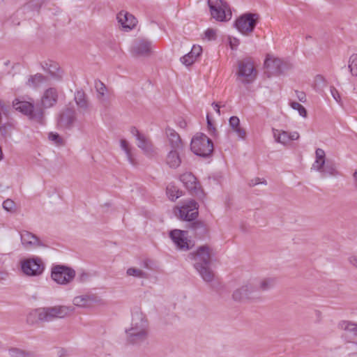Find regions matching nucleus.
<instances>
[{"label": "nucleus", "instance_id": "nucleus-30", "mask_svg": "<svg viewBox=\"0 0 357 357\" xmlns=\"http://www.w3.org/2000/svg\"><path fill=\"white\" fill-rule=\"evenodd\" d=\"M341 328L344 330L342 336L349 342L351 337H353L354 333L357 329V325L349 321H342L340 324Z\"/></svg>", "mask_w": 357, "mask_h": 357}, {"label": "nucleus", "instance_id": "nucleus-58", "mask_svg": "<svg viewBox=\"0 0 357 357\" xmlns=\"http://www.w3.org/2000/svg\"><path fill=\"white\" fill-rule=\"evenodd\" d=\"M299 138V134L297 132H293L289 133V141L297 140Z\"/></svg>", "mask_w": 357, "mask_h": 357}, {"label": "nucleus", "instance_id": "nucleus-48", "mask_svg": "<svg viewBox=\"0 0 357 357\" xmlns=\"http://www.w3.org/2000/svg\"><path fill=\"white\" fill-rule=\"evenodd\" d=\"M315 160H326V153L322 149L318 148L316 149Z\"/></svg>", "mask_w": 357, "mask_h": 357}, {"label": "nucleus", "instance_id": "nucleus-10", "mask_svg": "<svg viewBox=\"0 0 357 357\" xmlns=\"http://www.w3.org/2000/svg\"><path fill=\"white\" fill-rule=\"evenodd\" d=\"M22 272L29 276H38L45 270V264L38 257H33L21 261Z\"/></svg>", "mask_w": 357, "mask_h": 357}, {"label": "nucleus", "instance_id": "nucleus-42", "mask_svg": "<svg viewBox=\"0 0 357 357\" xmlns=\"http://www.w3.org/2000/svg\"><path fill=\"white\" fill-rule=\"evenodd\" d=\"M11 125L8 123L2 124L0 126V134L1 136L6 139L7 137H10L11 136L10 133Z\"/></svg>", "mask_w": 357, "mask_h": 357}, {"label": "nucleus", "instance_id": "nucleus-34", "mask_svg": "<svg viewBox=\"0 0 357 357\" xmlns=\"http://www.w3.org/2000/svg\"><path fill=\"white\" fill-rule=\"evenodd\" d=\"M95 88L98 93L97 98L102 102L105 100V94L107 91V89L105 84L100 80L97 79L95 81Z\"/></svg>", "mask_w": 357, "mask_h": 357}, {"label": "nucleus", "instance_id": "nucleus-12", "mask_svg": "<svg viewBox=\"0 0 357 357\" xmlns=\"http://www.w3.org/2000/svg\"><path fill=\"white\" fill-rule=\"evenodd\" d=\"M259 15L256 13H245L239 17L235 22V26L242 33L247 34L254 31Z\"/></svg>", "mask_w": 357, "mask_h": 357}, {"label": "nucleus", "instance_id": "nucleus-32", "mask_svg": "<svg viewBox=\"0 0 357 357\" xmlns=\"http://www.w3.org/2000/svg\"><path fill=\"white\" fill-rule=\"evenodd\" d=\"M273 137L278 143L287 144L289 142V132L284 130L273 129Z\"/></svg>", "mask_w": 357, "mask_h": 357}, {"label": "nucleus", "instance_id": "nucleus-23", "mask_svg": "<svg viewBox=\"0 0 357 357\" xmlns=\"http://www.w3.org/2000/svg\"><path fill=\"white\" fill-rule=\"evenodd\" d=\"M188 228L194 233L195 236L199 238H204L208 234L206 225L200 220L192 221L189 223Z\"/></svg>", "mask_w": 357, "mask_h": 357}, {"label": "nucleus", "instance_id": "nucleus-37", "mask_svg": "<svg viewBox=\"0 0 357 357\" xmlns=\"http://www.w3.org/2000/svg\"><path fill=\"white\" fill-rule=\"evenodd\" d=\"M10 357H34V354L31 351L22 350L18 348H11L8 350Z\"/></svg>", "mask_w": 357, "mask_h": 357}, {"label": "nucleus", "instance_id": "nucleus-41", "mask_svg": "<svg viewBox=\"0 0 357 357\" xmlns=\"http://www.w3.org/2000/svg\"><path fill=\"white\" fill-rule=\"evenodd\" d=\"M349 68L353 75L357 76V54H353L350 57Z\"/></svg>", "mask_w": 357, "mask_h": 357}, {"label": "nucleus", "instance_id": "nucleus-55", "mask_svg": "<svg viewBox=\"0 0 357 357\" xmlns=\"http://www.w3.org/2000/svg\"><path fill=\"white\" fill-rule=\"evenodd\" d=\"M348 261L349 262V264L357 268V256H356V255L350 256L348 258Z\"/></svg>", "mask_w": 357, "mask_h": 357}, {"label": "nucleus", "instance_id": "nucleus-49", "mask_svg": "<svg viewBox=\"0 0 357 357\" xmlns=\"http://www.w3.org/2000/svg\"><path fill=\"white\" fill-rule=\"evenodd\" d=\"M331 93L333 98L338 102L340 103L341 98L338 91L334 87L331 86Z\"/></svg>", "mask_w": 357, "mask_h": 357}, {"label": "nucleus", "instance_id": "nucleus-52", "mask_svg": "<svg viewBox=\"0 0 357 357\" xmlns=\"http://www.w3.org/2000/svg\"><path fill=\"white\" fill-rule=\"evenodd\" d=\"M316 85L324 87L325 86V79L322 75H318L315 77Z\"/></svg>", "mask_w": 357, "mask_h": 357}, {"label": "nucleus", "instance_id": "nucleus-64", "mask_svg": "<svg viewBox=\"0 0 357 357\" xmlns=\"http://www.w3.org/2000/svg\"><path fill=\"white\" fill-rule=\"evenodd\" d=\"M310 36L306 37V39H310Z\"/></svg>", "mask_w": 357, "mask_h": 357}, {"label": "nucleus", "instance_id": "nucleus-4", "mask_svg": "<svg viewBox=\"0 0 357 357\" xmlns=\"http://www.w3.org/2000/svg\"><path fill=\"white\" fill-rule=\"evenodd\" d=\"M13 107L16 111L27 116L31 121L40 124L44 123L45 112L38 105H35L33 101L30 102L15 98L13 101Z\"/></svg>", "mask_w": 357, "mask_h": 357}, {"label": "nucleus", "instance_id": "nucleus-57", "mask_svg": "<svg viewBox=\"0 0 357 357\" xmlns=\"http://www.w3.org/2000/svg\"><path fill=\"white\" fill-rule=\"evenodd\" d=\"M230 46L232 50L236 49L237 46L239 44V41L236 38H234L233 40H231L230 42Z\"/></svg>", "mask_w": 357, "mask_h": 357}, {"label": "nucleus", "instance_id": "nucleus-60", "mask_svg": "<svg viewBox=\"0 0 357 357\" xmlns=\"http://www.w3.org/2000/svg\"><path fill=\"white\" fill-rule=\"evenodd\" d=\"M314 313L317 317V321L320 322L322 318L321 312L319 310H315Z\"/></svg>", "mask_w": 357, "mask_h": 357}, {"label": "nucleus", "instance_id": "nucleus-8", "mask_svg": "<svg viewBox=\"0 0 357 357\" xmlns=\"http://www.w3.org/2000/svg\"><path fill=\"white\" fill-rule=\"evenodd\" d=\"M238 70L236 75L244 84L252 83L257 75L253 63L250 59H245L238 62Z\"/></svg>", "mask_w": 357, "mask_h": 357}, {"label": "nucleus", "instance_id": "nucleus-24", "mask_svg": "<svg viewBox=\"0 0 357 357\" xmlns=\"http://www.w3.org/2000/svg\"><path fill=\"white\" fill-rule=\"evenodd\" d=\"M183 150L170 149L166 156V164L172 169L178 168L181 164L180 152Z\"/></svg>", "mask_w": 357, "mask_h": 357}, {"label": "nucleus", "instance_id": "nucleus-33", "mask_svg": "<svg viewBox=\"0 0 357 357\" xmlns=\"http://www.w3.org/2000/svg\"><path fill=\"white\" fill-rule=\"evenodd\" d=\"M167 195L173 202L183 195V192L175 185L170 183L166 188Z\"/></svg>", "mask_w": 357, "mask_h": 357}, {"label": "nucleus", "instance_id": "nucleus-20", "mask_svg": "<svg viewBox=\"0 0 357 357\" xmlns=\"http://www.w3.org/2000/svg\"><path fill=\"white\" fill-rule=\"evenodd\" d=\"M21 242L24 247H47L40 238L33 233L24 230L20 232Z\"/></svg>", "mask_w": 357, "mask_h": 357}, {"label": "nucleus", "instance_id": "nucleus-1", "mask_svg": "<svg viewBox=\"0 0 357 357\" xmlns=\"http://www.w3.org/2000/svg\"><path fill=\"white\" fill-rule=\"evenodd\" d=\"M74 311L73 306L56 305L40 307L31 310L26 316V323L35 325L39 323L52 321L56 319H62L70 315Z\"/></svg>", "mask_w": 357, "mask_h": 357}, {"label": "nucleus", "instance_id": "nucleus-63", "mask_svg": "<svg viewBox=\"0 0 357 357\" xmlns=\"http://www.w3.org/2000/svg\"><path fill=\"white\" fill-rule=\"evenodd\" d=\"M0 107H3V105L0 102Z\"/></svg>", "mask_w": 357, "mask_h": 357}, {"label": "nucleus", "instance_id": "nucleus-25", "mask_svg": "<svg viewBox=\"0 0 357 357\" xmlns=\"http://www.w3.org/2000/svg\"><path fill=\"white\" fill-rule=\"evenodd\" d=\"M202 48L199 45H193L191 51L181 58V61L185 66L192 65L196 59L200 56Z\"/></svg>", "mask_w": 357, "mask_h": 357}, {"label": "nucleus", "instance_id": "nucleus-29", "mask_svg": "<svg viewBox=\"0 0 357 357\" xmlns=\"http://www.w3.org/2000/svg\"><path fill=\"white\" fill-rule=\"evenodd\" d=\"M229 124L240 139H244L245 138L246 132L243 128H241L238 117L236 116H231L229 120Z\"/></svg>", "mask_w": 357, "mask_h": 357}, {"label": "nucleus", "instance_id": "nucleus-50", "mask_svg": "<svg viewBox=\"0 0 357 357\" xmlns=\"http://www.w3.org/2000/svg\"><path fill=\"white\" fill-rule=\"evenodd\" d=\"M259 183H261V184H264V185H266L267 183H266V180H263V181H261V178L257 177V178H255L253 179H251L249 183H248V185L252 187V186H255L257 184H259Z\"/></svg>", "mask_w": 357, "mask_h": 357}, {"label": "nucleus", "instance_id": "nucleus-61", "mask_svg": "<svg viewBox=\"0 0 357 357\" xmlns=\"http://www.w3.org/2000/svg\"><path fill=\"white\" fill-rule=\"evenodd\" d=\"M353 178H354V186H355L356 189L357 190V169L353 174Z\"/></svg>", "mask_w": 357, "mask_h": 357}, {"label": "nucleus", "instance_id": "nucleus-15", "mask_svg": "<svg viewBox=\"0 0 357 357\" xmlns=\"http://www.w3.org/2000/svg\"><path fill=\"white\" fill-rule=\"evenodd\" d=\"M187 231L174 229L169 232V237L178 250H188L190 249V243L187 238Z\"/></svg>", "mask_w": 357, "mask_h": 357}, {"label": "nucleus", "instance_id": "nucleus-53", "mask_svg": "<svg viewBox=\"0 0 357 357\" xmlns=\"http://www.w3.org/2000/svg\"><path fill=\"white\" fill-rule=\"evenodd\" d=\"M130 132L132 135H134L136 137V139H139L141 137L144 136V135L139 132L138 129L136 127H132L130 128Z\"/></svg>", "mask_w": 357, "mask_h": 357}, {"label": "nucleus", "instance_id": "nucleus-7", "mask_svg": "<svg viewBox=\"0 0 357 357\" xmlns=\"http://www.w3.org/2000/svg\"><path fill=\"white\" fill-rule=\"evenodd\" d=\"M75 271L65 265H54L52 267L51 278L57 284L66 285L75 278Z\"/></svg>", "mask_w": 357, "mask_h": 357}, {"label": "nucleus", "instance_id": "nucleus-19", "mask_svg": "<svg viewBox=\"0 0 357 357\" xmlns=\"http://www.w3.org/2000/svg\"><path fill=\"white\" fill-rule=\"evenodd\" d=\"M118 23L122 29L128 31L134 29L137 24V19L127 11L121 10L116 15Z\"/></svg>", "mask_w": 357, "mask_h": 357}, {"label": "nucleus", "instance_id": "nucleus-40", "mask_svg": "<svg viewBox=\"0 0 357 357\" xmlns=\"http://www.w3.org/2000/svg\"><path fill=\"white\" fill-rule=\"evenodd\" d=\"M282 64V61L280 59H266L264 61V65L266 67H269L271 65H272L273 67H275L278 71L281 70V66Z\"/></svg>", "mask_w": 357, "mask_h": 357}, {"label": "nucleus", "instance_id": "nucleus-56", "mask_svg": "<svg viewBox=\"0 0 357 357\" xmlns=\"http://www.w3.org/2000/svg\"><path fill=\"white\" fill-rule=\"evenodd\" d=\"M89 275L84 272L80 273L78 276L77 280L79 282H84L88 279Z\"/></svg>", "mask_w": 357, "mask_h": 357}, {"label": "nucleus", "instance_id": "nucleus-3", "mask_svg": "<svg viewBox=\"0 0 357 357\" xmlns=\"http://www.w3.org/2000/svg\"><path fill=\"white\" fill-rule=\"evenodd\" d=\"M127 342L130 344H140L148 337V322L142 313L133 315L131 326L126 330Z\"/></svg>", "mask_w": 357, "mask_h": 357}, {"label": "nucleus", "instance_id": "nucleus-59", "mask_svg": "<svg viewBox=\"0 0 357 357\" xmlns=\"http://www.w3.org/2000/svg\"><path fill=\"white\" fill-rule=\"evenodd\" d=\"M212 106L214 107V109H215V112L218 113V114L220 115V106L219 105V104L214 102L212 103Z\"/></svg>", "mask_w": 357, "mask_h": 357}, {"label": "nucleus", "instance_id": "nucleus-36", "mask_svg": "<svg viewBox=\"0 0 357 357\" xmlns=\"http://www.w3.org/2000/svg\"><path fill=\"white\" fill-rule=\"evenodd\" d=\"M120 145H121V149L126 153V157H127V159H128V162L132 165H137V162H136L135 159L132 156V154L131 153L130 149L129 148V145H128V142L126 139H121Z\"/></svg>", "mask_w": 357, "mask_h": 357}, {"label": "nucleus", "instance_id": "nucleus-43", "mask_svg": "<svg viewBox=\"0 0 357 357\" xmlns=\"http://www.w3.org/2000/svg\"><path fill=\"white\" fill-rule=\"evenodd\" d=\"M127 274L137 278H145L146 273L140 269L130 268L127 270Z\"/></svg>", "mask_w": 357, "mask_h": 357}, {"label": "nucleus", "instance_id": "nucleus-9", "mask_svg": "<svg viewBox=\"0 0 357 357\" xmlns=\"http://www.w3.org/2000/svg\"><path fill=\"white\" fill-rule=\"evenodd\" d=\"M232 296L234 301L240 302L245 300L259 301L261 298L257 293V286L250 282L236 289Z\"/></svg>", "mask_w": 357, "mask_h": 357}, {"label": "nucleus", "instance_id": "nucleus-16", "mask_svg": "<svg viewBox=\"0 0 357 357\" xmlns=\"http://www.w3.org/2000/svg\"><path fill=\"white\" fill-rule=\"evenodd\" d=\"M180 181L192 195H199L202 193L199 183L196 177L190 172H186L180 176Z\"/></svg>", "mask_w": 357, "mask_h": 357}, {"label": "nucleus", "instance_id": "nucleus-31", "mask_svg": "<svg viewBox=\"0 0 357 357\" xmlns=\"http://www.w3.org/2000/svg\"><path fill=\"white\" fill-rule=\"evenodd\" d=\"M254 284L257 286V293L259 294V291H268L273 288L275 284V279L273 278H266L261 279Z\"/></svg>", "mask_w": 357, "mask_h": 357}, {"label": "nucleus", "instance_id": "nucleus-47", "mask_svg": "<svg viewBox=\"0 0 357 357\" xmlns=\"http://www.w3.org/2000/svg\"><path fill=\"white\" fill-rule=\"evenodd\" d=\"M49 139L54 141L57 144H62L63 139L58 133L50 132Z\"/></svg>", "mask_w": 357, "mask_h": 357}, {"label": "nucleus", "instance_id": "nucleus-28", "mask_svg": "<svg viewBox=\"0 0 357 357\" xmlns=\"http://www.w3.org/2000/svg\"><path fill=\"white\" fill-rule=\"evenodd\" d=\"M48 80L47 77L44 76L40 73H37L34 75H31L26 82V85L32 88H38L43 84H45Z\"/></svg>", "mask_w": 357, "mask_h": 357}, {"label": "nucleus", "instance_id": "nucleus-45", "mask_svg": "<svg viewBox=\"0 0 357 357\" xmlns=\"http://www.w3.org/2000/svg\"><path fill=\"white\" fill-rule=\"evenodd\" d=\"M325 163L326 160H315L312 164V169L321 173L326 165Z\"/></svg>", "mask_w": 357, "mask_h": 357}, {"label": "nucleus", "instance_id": "nucleus-6", "mask_svg": "<svg viewBox=\"0 0 357 357\" xmlns=\"http://www.w3.org/2000/svg\"><path fill=\"white\" fill-rule=\"evenodd\" d=\"M211 17L218 22L229 20L231 17V9L223 0H208Z\"/></svg>", "mask_w": 357, "mask_h": 357}, {"label": "nucleus", "instance_id": "nucleus-13", "mask_svg": "<svg viewBox=\"0 0 357 357\" xmlns=\"http://www.w3.org/2000/svg\"><path fill=\"white\" fill-rule=\"evenodd\" d=\"M198 204L194 199H189L178 208L180 219L191 222L198 216Z\"/></svg>", "mask_w": 357, "mask_h": 357}, {"label": "nucleus", "instance_id": "nucleus-54", "mask_svg": "<svg viewBox=\"0 0 357 357\" xmlns=\"http://www.w3.org/2000/svg\"><path fill=\"white\" fill-rule=\"evenodd\" d=\"M296 96H297L298 99L301 102H306V96H305V93L301 92V91H296Z\"/></svg>", "mask_w": 357, "mask_h": 357}, {"label": "nucleus", "instance_id": "nucleus-44", "mask_svg": "<svg viewBox=\"0 0 357 357\" xmlns=\"http://www.w3.org/2000/svg\"><path fill=\"white\" fill-rule=\"evenodd\" d=\"M3 208L10 213L15 212V203L10 199L5 200L3 202Z\"/></svg>", "mask_w": 357, "mask_h": 357}, {"label": "nucleus", "instance_id": "nucleus-46", "mask_svg": "<svg viewBox=\"0 0 357 357\" xmlns=\"http://www.w3.org/2000/svg\"><path fill=\"white\" fill-rule=\"evenodd\" d=\"M206 121H207V127H208L209 133L211 135H213V137H215L217 134V130H216L215 128L213 126L212 121L211 120L208 114H207V116H206Z\"/></svg>", "mask_w": 357, "mask_h": 357}, {"label": "nucleus", "instance_id": "nucleus-17", "mask_svg": "<svg viewBox=\"0 0 357 357\" xmlns=\"http://www.w3.org/2000/svg\"><path fill=\"white\" fill-rule=\"evenodd\" d=\"M74 100L80 114L89 112L91 104L87 94L82 90H77L74 93Z\"/></svg>", "mask_w": 357, "mask_h": 357}, {"label": "nucleus", "instance_id": "nucleus-2", "mask_svg": "<svg viewBox=\"0 0 357 357\" xmlns=\"http://www.w3.org/2000/svg\"><path fill=\"white\" fill-rule=\"evenodd\" d=\"M212 250L208 245L199 246L195 252L189 254L188 257L195 261L194 267L202 278L206 282L213 280L214 274L210 268Z\"/></svg>", "mask_w": 357, "mask_h": 357}, {"label": "nucleus", "instance_id": "nucleus-21", "mask_svg": "<svg viewBox=\"0 0 357 357\" xmlns=\"http://www.w3.org/2000/svg\"><path fill=\"white\" fill-rule=\"evenodd\" d=\"M165 135L167 138V144L170 149L183 150V144L179 134L170 127L165 128Z\"/></svg>", "mask_w": 357, "mask_h": 357}, {"label": "nucleus", "instance_id": "nucleus-62", "mask_svg": "<svg viewBox=\"0 0 357 357\" xmlns=\"http://www.w3.org/2000/svg\"><path fill=\"white\" fill-rule=\"evenodd\" d=\"M186 125H187V124H186V123H185L184 121H181V122L179 123V126H180L181 128H185V127H186Z\"/></svg>", "mask_w": 357, "mask_h": 357}, {"label": "nucleus", "instance_id": "nucleus-5", "mask_svg": "<svg viewBox=\"0 0 357 357\" xmlns=\"http://www.w3.org/2000/svg\"><path fill=\"white\" fill-rule=\"evenodd\" d=\"M190 149L195 155L206 158L213 151V143L205 134L199 132L192 138Z\"/></svg>", "mask_w": 357, "mask_h": 357}, {"label": "nucleus", "instance_id": "nucleus-22", "mask_svg": "<svg viewBox=\"0 0 357 357\" xmlns=\"http://www.w3.org/2000/svg\"><path fill=\"white\" fill-rule=\"evenodd\" d=\"M137 146L143 151V153L149 158L156 155L157 153L151 140L145 135L137 139Z\"/></svg>", "mask_w": 357, "mask_h": 357}, {"label": "nucleus", "instance_id": "nucleus-26", "mask_svg": "<svg viewBox=\"0 0 357 357\" xmlns=\"http://www.w3.org/2000/svg\"><path fill=\"white\" fill-rule=\"evenodd\" d=\"M46 0H31L17 10V15L26 14L29 12L38 11Z\"/></svg>", "mask_w": 357, "mask_h": 357}, {"label": "nucleus", "instance_id": "nucleus-18", "mask_svg": "<svg viewBox=\"0 0 357 357\" xmlns=\"http://www.w3.org/2000/svg\"><path fill=\"white\" fill-rule=\"evenodd\" d=\"M58 98L59 94L56 89L50 87L44 91L41 97L40 105L39 107L43 108V110L45 109L50 108L56 104Z\"/></svg>", "mask_w": 357, "mask_h": 357}, {"label": "nucleus", "instance_id": "nucleus-14", "mask_svg": "<svg viewBox=\"0 0 357 357\" xmlns=\"http://www.w3.org/2000/svg\"><path fill=\"white\" fill-rule=\"evenodd\" d=\"M153 47L151 41L145 38H139L135 40L131 51L135 56H148L151 55Z\"/></svg>", "mask_w": 357, "mask_h": 357}, {"label": "nucleus", "instance_id": "nucleus-38", "mask_svg": "<svg viewBox=\"0 0 357 357\" xmlns=\"http://www.w3.org/2000/svg\"><path fill=\"white\" fill-rule=\"evenodd\" d=\"M322 177L328 176H336L340 174L334 164L327 163L320 173Z\"/></svg>", "mask_w": 357, "mask_h": 357}, {"label": "nucleus", "instance_id": "nucleus-39", "mask_svg": "<svg viewBox=\"0 0 357 357\" xmlns=\"http://www.w3.org/2000/svg\"><path fill=\"white\" fill-rule=\"evenodd\" d=\"M290 106L293 109L297 110L301 116L304 118L307 117V110L302 105L297 102H291Z\"/></svg>", "mask_w": 357, "mask_h": 357}, {"label": "nucleus", "instance_id": "nucleus-51", "mask_svg": "<svg viewBox=\"0 0 357 357\" xmlns=\"http://www.w3.org/2000/svg\"><path fill=\"white\" fill-rule=\"evenodd\" d=\"M205 36L209 40H214L215 39V31L213 29H208L205 31Z\"/></svg>", "mask_w": 357, "mask_h": 357}, {"label": "nucleus", "instance_id": "nucleus-27", "mask_svg": "<svg viewBox=\"0 0 357 357\" xmlns=\"http://www.w3.org/2000/svg\"><path fill=\"white\" fill-rule=\"evenodd\" d=\"M42 68L47 71L53 78L59 79L61 75L59 73V66L56 62L50 61L42 63Z\"/></svg>", "mask_w": 357, "mask_h": 357}, {"label": "nucleus", "instance_id": "nucleus-11", "mask_svg": "<svg viewBox=\"0 0 357 357\" xmlns=\"http://www.w3.org/2000/svg\"><path fill=\"white\" fill-rule=\"evenodd\" d=\"M70 103L63 108L57 118V125L63 129L71 130L77 122V112Z\"/></svg>", "mask_w": 357, "mask_h": 357}, {"label": "nucleus", "instance_id": "nucleus-35", "mask_svg": "<svg viewBox=\"0 0 357 357\" xmlns=\"http://www.w3.org/2000/svg\"><path fill=\"white\" fill-rule=\"evenodd\" d=\"M93 299L88 295L76 296L73 299V304L78 307H85L89 306Z\"/></svg>", "mask_w": 357, "mask_h": 357}]
</instances>
